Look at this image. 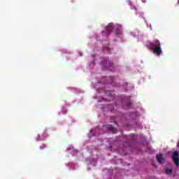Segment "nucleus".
Segmentation results:
<instances>
[{
	"label": "nucleus",
	"mask_w": 179,
	"mask_h": 179,
	"mask_svg": "<svg viewBox=\"0 0 179 179\" xmlns=\"http://www.w3.org/2000/svg\"><path fill=\"white\" fill-rule=\"evenodd\" d=\"M113 134H115V130L114 129V128L113 129Z\"/></svg>",
	"instance_id": "nucleus-11"
},
{
	"label": "nucleus",
	"mask_w": 179,
	"mask_h": 179,
	"mask_svg": "<svg viewBox=\"0 0 179 179\" xmlns=\"http://www.w3.org/2000/svg\"><path fill=\"white\" fill-rule=\"evenodd\" d=\"M148 50H152L155 54L159 57L162 55L163 51L162 50V45L160 41L156 39L152 43H150L149 45H147Z\"/></svg>",
	"instance_id": "nucleus-1"
},
{
	"label": "nucleus",
	"mask_w": 179,
	"mask_h": 179,
	"mask_svg": "<svg viewBox=\"0 0 179 179\" xmlns=\"http://www.w3.org/2000/svg\"><path fill=\"white\" fill-rule=\"evenodd\" d=\"M102 66L103 71H110V68L113 66V62L108 59H106L101 63Z\"/></svg>",
	"instance_id": "nucleus-2"
},
{
	"label": "nucleus",
	"mask_w": 179,
	"mask_h": 179,
	"mask_svg": "<svg viewBox=\"0 0 179 179\" xmlns=\"http://www.w3.org/2000/svg\"><path fill=\"white\" fill-rule=\"evenodd\" d=\"M106 94L107 96H110V97H113V92H111L110 90L106 91Z\"/></svg>",
	"instance_id": "nucleus-8"
},
{
	"label": "nucleus",
	"mask_w": 179,
	"mask_h": 179,
	"mask_svg": "<svg viewBox=\"0 0 179 179\" xmlns=\"http://www.w3.org/2000/svg\"><path fill=\"white\" fill-rule=\"evenodd\" d=\"M127 106H131V101L127 102Z\"/></svg>",
	"instance_id": "nucleus-10"
},
{
	"label": "nucleus",
	"mask_w": 179,
	"mask_h": 179,
	"mask_svg": "<svg viewBox=\"0 0 179 179\" xmlns=\"http://www.w3.org/2000/svg\"><path fill=\"white\" fill-rule=\"evenodd\" d=\"M113 29L115 30L116 37H122V27L120 24H116Z\"/></svg>",
	"instance_id": "nucleus-3"
},
{
	"label": "nucleus",
	"mask_w": 179,
	"mask_h": 179,
	"mask_svg": "<svg viewBox=\"0 0 179 179\" xmlns=\"http://www.w3.org/2000/svg\"><path fill=\"white\" fill-rule=\"evenodd\" d=\"M99 129V126L96 128V131H97Z\"/></svg>",
	"instance_id": "nucleus-12"
},
{
	"label": "nucleus",
	"mask_w": 179,
	"mask_h": 179,
	"mask_svg": "<svg viewBox=\"0 0 179 179\" xmlns=\"http://www.w3.org/2000/svg\"><path fill=\"white\" fill-rule=\"evenodd\" d=\"M106 31L107 34H110V33H111L113 31V24L112 23L109 24L108 26L106 27Z\"/></svg>",
	"instance_id": "nucleus-7"
},
{
	"label": "nucleus",
	"mask_w": 179,
	"mask_h": 179,
	"mask_svg": "<svg viewBox=\"0 0 179 179\" xmlns=\"http://www.w3.org/2000/svg\"><path fill=\"white\" fill-rule=\"evenodd\" d=\"M172 159L173 162L175 163L176 167L179 166V154L178 151H175L172 155Z\"/></svg>",
	"instance_id": "nucleus-5"
},
{
	"label": "nucleus",
	"mask_w": 179,
	"mask_h": 179,
	"mask_svg": "<svg viewBox=\"0 0 179 179\" xmlns=\"http://www.w3.org/2000/svg\"><path fill=\"white\" fill-rule=\"evenodd\" d=\"M156 159L159 164H163V155L162 153L156 155Z\"/></svg>",
	"instance_id": "nucleus-6"
},
{
	"label": "nucleus",
	"mask_w": 179,
	"mask_h": 179,
	"mask_svg": "<svg viewBox=\"0 0 179 179\" xmlns=\"http://www.w3.org/2000/svg\"><path fill=\"white\" fill-rule=\"evenodd\" d=\"M113 131V125L112 124H104L101 130V134H106V132Z\"/></svg>",
	"instance_id": "nucleus-4"
},
{
	"label": "nucleus",
	"mask_w": 179,
	"mask_h": 179,
	"mask_svg": "<svg viewBox=\"0 0 179 179\" xmlns=\"http://www.w3.org/2000/svg\"><path fill=\"white\" fill-rule=\"evenodd\" d=\"M165 173L166 174H171V173H173V170L171 169H166Z\"/></svg>",
	"instance_id": "nucleus-9"
}]
</instances>
